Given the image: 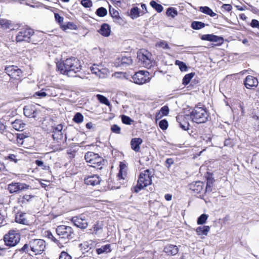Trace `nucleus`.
I'll list each match as a JSON object with an SVG mask.
<instances>
[{
  "label": "nucleus",
  "mask_w": 259,
  "mask_h": 259,
  "mask_svg": "<svg viewBox=\"0 0 259 259\" xmlns=\"http://www.w3.org/2000/svg\"><path fill=\"white\" fill-rule=\"evenodd\" d=\"M35 95L37 96H39L40 98L45 97L47 95V93L46 92H45L44 91H43L42 90H41L39 92H36L35 93Z\"/></svg>",
  "instance_id": "obj_58"
},
{
  "label": "nucleus",
  "mask_w": 259,
  "mask_h": 259,
  "mask_svg": "<svg viewBox=\"0 0 259 259\" xmlns=\"http://www.w3.org/2000/svg\"><path fill=\"white\" fill-rule=\"evenodd\" d=\"M212 183L210 181H207L205 192H211L212 191Z\"/></svg>",
  "instance_id": "obj_54"
},
{
  "label": "nucleus",
  "mask_w": 259,
  "mask_h": 259,
  "mask_svg": "<svg viewBox=\"0 0 259 259\" xmlns=\"http://www.w3.org/2000/svg\"><path fill=\"white\" fill-rule=\"evenodd\" d=\"M205 26V24L204 23L200 21H193L191 23V27L195 30L200 29L204 28Z\"/></svg>",
  "instance_id": "obj_35"
},
{
  "label": "nucleus",
  "mask_w": 259,
  "mask_h": 259,
  "mask_svg": "<svg viewBox=\"0 0 259 259\" xmlns=\"http://www.w3.org/2000/svg\"><path fill=\"white\" fill-rule=\"evenodd\" d=\"M30 186L23 183L12 182L8 185V190L11 194L29 189Z\"/></svg>",
  "instance_id": "obj_10"
},
{
  "label": "nucleus",
  "mask_w": 259,
  "mask_h": 259,
  "mask_svg": "<svg viewBox=\"0 0 259 259\" xmlns=\"http://www.w3.org/2000/svg\"><path fill=\"white\" fill-rule=\"evenodd\" d=\"M84 183L87 185L95 186L100 184L101 179L97 175L85 176L84 178Z\"/></svg>",
  "instance_id": "obj_13"
},
{
  "label": "nucleus",
  "mask_w": 259,
  "mask_h": 259,
  "mask_svg": "<svg viewBox=\"0 0 259 259\" xmlns=\"http://www.w3.org/2000/svg\"><path fill=\"white\" fill-rule=\"evenodd\" d=\"M156 46L163 49H168L169 48L167 43L164 40H161L156 43Z\"/></svg>",
  "instance_id": "obj_45"
},
{
  "label": "nucleus",
  "mask_w": 259,
  "mask_h": 259,
  "mask_svg": "<svg viewBox=\"0 0 259 259\" xmlns=\"http://www.w3.org/2000/svg\"><path fill=\"white\" fill-rule=\"evenodd\" d=\"M35 164L38 166H42L43 169H47V166L44 164V162L41 160H35Z\"/></svg>",
  "instance_id": "obj_56"
},
{
  "label": "nucleus",
  "mask_w": 259,
  "mask_h": 259,
  "mask_svg": "<svg viewBox=\"0 0 259 259\" xmlns=\"http://www.w3.org/2000/svg\"><path fill=\"white\" fill-rule=\"evenodd\" d=\"M7 73L13 78L17 79L22 74V71L20 69L16 66H11L5 68Z\"/></svg>",
  "instance_id": "obj_14"
},
{
  "label": "nucleus",
  "mask_w": 259,
  "mask_h": 259,
  "mask_svg": "<svg viewBox=\"0 0 259 259\" xmlns=\"http://www.w3.org/2000/svg\"><path fill=\"white\" fill-rule=\"evenodd\" d=\"M168 113V107L166 106H164L161 108L159 113L156 114V118H160L161 116L167 115Z\"/></svg>",
  "instance_id": "obj_34"
},
{
  "label": "nucleus",
  "mask_w": 259,
  "mask_h": 259,
  "mask_svg": "<svg viewBox=\"0 0 259 259\" xmlns=\"http://www.w3.org/2000/svg\"><path fill=\"white\" fill-rule=\"evenodd\" d=\"M63 127V125L60 124L53 127L54 134L53 135V138L54 140H59L62 139L63 135L62 132Z\"/></svg>",
  "instance_id": "obj_18"
},
{
  "label": "nucleus",
  "mask_w": 259,
  "mask_h": 259,
  "mask_svg": "<svg viewBox=\"0 0 259 259\" xmlns=\"http://www.w3.org/2000/svg\"><path fill=\"white\" fill-rule=\"evenodd\" d=\"M258 80L256 78L248 75L244 81V83L245 87L247 89H250L251 87H256L258 85Z\"/></svg>",
  "instance_id": "obj_17"
},
{
  "label": "nucleus",
  "mask_w": 259,
  "mask_h": 259,
  "mask_svg": "<svg viewBox=\"0 0 259 259\" xmlns=\"http://www.w3.org/2000/svg\"><path fill=\"white\" fill-rule=\"evenodd\" d=\"M111 250V245L108 244L101 246L100 248H97L96 252L98 254H101L103 253H107L110 252Z\"/></svg>",
  "instance_id": "obj_27"
},
{
  "label": "nucleus",
  "mask_w": 259,
  "mask_h": 259,
  "mask_svg": "<svg viewBox=\"0 0 259 259\" xmlns=\"http://www.w3.org/2000/svg\"><path fill=\"white\" fill-rule=\"evenodd\" d=\"M109 12H110V15H111V16L113 18L119 16V13L116 10H115L114 9H113L112 10H111L110 9Z\"/></svg>",
  "instance_id": "obj_59"
},
{
  "label": "nucleus",
  "mask_w": 259,
  "mask_h": 259,
  "mask_svg": "<svg viewBox=\"0 0 259 259\" xmlns=\"http://www.w3.org/2000/svg\"><path fill=\"white\" fill-rule=\"evenodd\" d=\"M121 64L122 65H129L133 62L131 57L123 56L121 59Z\"/></svg>",
  "instance_id": "obj_37"
},
{
  "label": "nucleus",
  "mask_w": 259,
  "mask_h": 259,
  "mask_svg": "<svg viewBox=\"0 0 259 259\" xmlns=\"http://www.w3.org/2000/svg\"><path fill=\"white\" fill-rule=\"evenodd\" d=\"M163 251L167 255H175L178 253L179 249L176 245L168 244L164 247Z\"/></svg>",
  "instance_id": "obj_20"
},
{
  "label": "nucleus",
  "mask_w": 259,
  "mask_h": 259,
  "mask_svg": "<svg viewBox=\"0 0 259 259\" xmlns=\"http://www.w3.org/2000/svg\"><path fill=\"white\" fill-rule=\"evenodd\" d=\"M97 97L98 100L103 104H105L106 105L109 106L110 105V102L107 99L106 97L101 95H97Z\"/></svg>",
  "instance_id": "obj_41"
},
{
  "label": "nucleus",
  "mask_w": 259,
  "mask_h": 259,
  "mask_svg": "<svg viewBox=\"0 0 259 259\" xmlns=\"http://www.w3.org/2000/svg\"><path fill=\"white\" fill-rule=\"evenodd\" d=\"M166 15L174 18L178 15V12L174 8H169L167 9Z\"/></svg>",
  "instance_id": "obj_40"
},
{
  "label": "nucleus",
  "mask_w": 259,
  "mask_h": 259,
  "mask_svg": "<svg viewBox=\"0 0 259 259\" xmlns=\"http://www.w3.org/2000/svg\"><path fill=\"white\" fill-rule=\"evenodd\" d=\"M12 26L11 22L5 19H0V28L4 30L11 28Z\"/></svg>",
  "instance_id": "obj_28"
},
{
  "label": "nucleus",
  "mask_w": 259,
  "mask_h": 259,
  "mask_svg": "<svg viewBox=\"0 0 259 259\" xmlns=\"http://www.w3.org/2000/svg\"><path fill=\"white\" fill-rule=\"evenodd\" d=\"M102 225L99 222H97L96 224L94 225L93 229H91V230L93 234L98 235L102 232Z\"/></svg>",
  "instance_id": "obj_29"
},
{
  "label": "nucleus",
  "mask_w": 259,
  "mask_h": 259,
  "mask_svg": "<svg viewBox=\"0 0 259 259\" xmlns=\"http://www.w3.org/2000/svg\"><path fill=\"white\" fill-rule=\"evenodd\" d=\"M23 111L24 115L28 117L35 118L38 113L35 106L33 105L25 106L24 107Z\"/></svg>",
  "instance_id": "obj_15"
},
{
  "label": "nucleus",
  "mask_w": 259,
  "mask_h": 259,
  "mask_svg": "<svg viewBox=\"0 0 259 259\" xmlns=\"http://www.w3.org/2000/svg\"><path fill=\"white\" fill-rule=\"evenodd\" d=\"M99 156L98 154H96L93 152H88L85 154L84 158L87 162L90 163L91 165H93L94 162L97 160V158Z\"/></svg>",
  "instance_id": "obj_21"
},
{
  "label": "nucleus",
  "mask_w": 259,
  "mask_h": 259,
  "mask_svg": "<svg viewBox=\"0 0 259 259\" xmlns=\"http://www.w3.org/2000/svg\"><path fill=\"white\" fill-rule=\"evenodd\" d=\"M81 4L85 8H90L93 5L91 0H81Z\"/></svg>",
  "instance_id": "obj_46"
},
{
  "label": "nucleus",
  "mask_w": 259,
  "mask_h": 259,
  "mask_svg": "<svg viewBox=\"0 0 259 259\" xmlns=\"http://www.w3.org/2000/svg\"><path fill=\"white\" fill-rule=\"evenodd\" d=\"M33 30L30 28H23L18 32L16 37V40L17 42H29L30 37L33 34Z\"/></svg>",
  "instance_id": "obj_9"
},
{
  "label": "nucleus",
  "mask_w": 259,
  "mask_h": 259,
  "mask_svg": "<svg viewBox=\"0 0 259 259\" xmlns=\"http://www.w3.org/2000/svg\"><path fill=\"white\" fill-rule=\"evenodd\" d=\"M141 8L143 9V11L141 12V15H142L146 13L147 12V10L146 6L145 4H142Z\"/></svg>",
  "instance_id": "obj_64"
},
{
  "label": "nucleus",
  "mask_w": 259,
  "mask_h": 259,
  "mask_svg": "<svg viewBox=\"0 0 259 259\" xmlns=\"http://www.w3.org/2000/svg\"><path fill=\"white\" fill-rule=\"evenodd\" d=\"M59 259H72V257L66 252L62 251L60 254Z\"/></svg>",
  "instance_id": "obj_50"
},
{
  "label": "nucleus",
  "mask_w": 259,
  "mask_h": 259,
  "mask_svg": "<svg viewBox=\"0 0 259 259\" xmlns=\"http://www.w3.org/2000/svg\"><path fill=\"white\" fill-rule=\"evenodd\" d=\"M209 231L210 227L208 226H200L196 229V232L198 235L207 236Z\"/></svg>",
  "instance_id": "obj_26"
},
{
  "label": "nucleus",
  "mask_w": 259,
  "mask_h": 259,
  "mask_svg": "<svg viewBox=\"0 0 259 259\" xmlns=\"http://www.w3.org/2000/svg\"><path fill=\"white\" fill-rule=\"evenodd\" d=\"M250 26L253 28L259 29V21L256 19H252L250 23Z\"/></svg>",
  "instance_id": "obj_52"
},
{
  "label": "nucleus",
  "mask_w": 259,
  "mask_h": 259,
  "mask_svg": "<svg viewBox=\"0 0 259 259\" xmlns=\"http://www.w3.org/2000/svg\"><path fill=\"white\" fill-rule=\"evenodd\" d=\"M99 33L104 36L107 37L110 34L111 30L108 24H103L99 31Z\"/></svg>",
  "instance_id": "obj_25"
},
{
  "label": "nucleus",
  "mask_w": 259,
  "mask_h": 259,
  "mask_svg": "<svg viewBox=\"0 0 259 259\" xmlns=\"http://www.w3.org/2000/svg\"><path fill=\"white\" fill-rule=\"evenodd\" d=\"M185 118V117L182 115H180L177 117V121L180 123V127L183 129L184 130H187L189 129V124L188 122H185L184 123H182L181 121L183 120Z\"/></svg>",
  "instance_id": "obj_32"
},
{
  "label": "nucleus",
  "mask_w": 259,
  "mask_h": 259,
  "mask_svg": "<svg viewBox=\"0 0 259 259\" xmlns=\"http://www.w3.org/2000/svg\"><path fill=\"white\" fill-rule=\"evenodd\" d=\"M15 221L17 223L23 224H28V221L26 218V213L21 212H18L15 216Z\"/></svg>",
  "instance_id": "obj_23"
},
{
  "label": "nucleus",
  "mask_w": 259,
  "mask_h": 259,
  "mask_svg": "<svg viewBox=\"0 0 259 259\" xmlns=\"http://www.w3.org/2000/svg\"><path fill=\"white\" fill-rule=\"evenodd\" d=\"M199 11L204 14L209 15L211 17H214L217 15L211 9L206 6L200 7L199 8Z\"/></svg>",
  "instance_id": "obj_31"
},
{
  "label": "nucleus",
  "mask_w": 259,
  "mask_h": 259,
  "mask_svg": "<svg viewBox=\"0 0 259 259\" xmlns=\"http://www.w3.org/2000/svg\"><path fill=\"white\" fill-rule=\"evenodd\" d=\"M201 38L204 40L215 42L220 45L223 42V38L222 37L213 34H204Z\"/></svg>",
  "instance_id": "obj_16"
},
{
  "label": "nucleus",
  "mask_w": 259,
  "mask_h": 259,
  "mask_svg": "<svg viewBox=\"0 0 259 259\" xmlns=\"http://www.w3.org/2000/svg\"><path fill=\"white\" fill-rule=\"evenodd\" d=\"M203 187L204 184L200 181L196 182L190 186V189L196 194H199L203 192Z\"/></svg>",
  "instance_id": "obj_19"
},
{
  "label": "nucleus",
  "mask_w": 259,
  "mask_h": 259,
  "mask_svg": "<svg viewBox=\"0 0 259 259\" xmlns=\"http://www.w3.org/2000/svg\"><path fill=\"white\" fill-rule=\"evenodd\" d=\"M55 18L56 20L58 21L59 23H61L63 22V17H61L59 14H55Z\"/></svg>",
  "instance_id": "obj_57"
},
{
  "label": "nucleus",
  "mask_w": 259,
  "mask_h": 259,
  "mask_svg": "<svg viewBox=\"0 0 259 259\" xmlns=\"http://www.w3.org/2000/svg\"><path fill=\"white\" fill-rule=\"evenodd\" d=\"M56 67L58 72L69 77L75 76V74L81 69L80 61L74 57L68 58L62 62H58Z\"/></svg>",
  "instance_id": "obj_1"
},
{
  "label": "nucleus",
  "mask_w": 259,
  "mask_h": 259,
  "mask_svg": "<svg viewBox=\"0 0 259 259\" xmlns=\"http://www.w3.org/2000/svg\"><path fill=\"white\" fill-rule=\"evenodd\" d=\"M208 116L209 114L206 108L198 106L195 107L190 114L192 121L197 123H205Z\"/></svg>",
  "instance_id": "obj_3"
},
{
  "label": "nucleus",
  "mask_w": 259,
  "mask_h": 259,
  "mask_svg": "<svg viewBox=\"0 0 259 259\" xmlns=\"http://www.w3.org/2000/svg\"><path fill=\"white\" fill-rule=\"evenodd\" d=\"M30 248V242H29V244H25L21 248V250L25 252H28Z\"/></svg>",
  "instance_id": "obj_60"
},
{
  "label": "nucleus",
  "mask_w": 259,
  "mask_h": 259,
  "mask_svg": "<svg viewBox=\"0 0 259 259\" xmlns=\"http://www.w3.org/2000/svg\"><path fill=\"white\" fill-rule=\"evenodd\" d=\"M150 5L158 13L161 12L163 10V8L161 5L157 4L156 2L154 1H151L150 3Z\"/></svg>",
  "instance_id": "obj_36"
},
{
  "label": "nucleus",
  "mask_w": 259,
  "mask_h": 259,
  "mask_svg": "<svg viewBox=\"0 0 259 259\" xmlns=\"http://www.w3.org/2000/svg\"><path fill=\"white\" fill-rule=\"evenodd\" d=\"M34 197V196L31 195H25L22 197V200L19 201L21 204H23L25 201L29 202L30 200Z\"/></svg>",
  "instance_id": "obj_47"
},
{
  "label": "nucleus",
  "mask_w": 259,
  "mask_h": 259,
  "mask_svg": "<svg viewBox=\"0 0 259 259\" xmlns=\"http://www.w3.org/2000/svg\"><path fill=\"white\" fill-rule=\"evenodd\" d=\"M12 127L18 131H22L24 129L25 124L20 119L15 120L12 123Z\"/></svg>",
  "instance_id": "obj_24"
},
{
  "label": "nucleus",
  "mask_w": 259,
  "mask_h": 259,
  "mask_svg": "<svg viewBox=\"0 0 259 259\" xmlns=\"http://www.w3.org/2000/svg\"><path fill=\"white\" fill-rule=\"evenodd\" d=\"M140 13L138 7H134L131 10L130 16L134 19L140 16Z\"/></svg>",
  "instance_id": "obj_33"
},
{
  "label": "nucleus",
  "mask_w": 259,
  "mask_h": 259,
  "mask_svg": "<svg viewBox=\"0 0 259 259\" xmlns=\"http://www.w3.org/2000/svg\"><path fill=\"white\" fill-rule=\"evenodd\" d=\"M142 139L140 138L132 139L131 141L132 149L135 152H139L140 149V145L142 143Z\"/></svg>",
  "instance_id": "obj_22"
},
{
  "label": "nucleus",
  "mask_w": 259,
  "mask_h": 259,
  "mask_svg": "<svg viewBox=\"0 0 259 259\" xmlns=\"http://www.w3.org/2000/svg\"><path fill=\"white\" fill-rule=\"evenodd\" d=\"M114 22L120 24L122 23V19L119 16H118L113 18Z\"/></svg>",
  "instance_id": "obj_63"
},
{
  "label": "nucleus",
  "mask_w": 259,
  "mask_h": 259,
  "mask_svg": "<svg viewBox=\"0 0 259 259\" xmlns=\"http://www.w3.org/2000/svg\"><path fill=\"white\" fill-rule=\"evenodd\" d=\"M71 221L75 226L82 229H85L88 226L85 218L83 214L72 217Z\"/></svg>",
  "instance_id": "obj_11"
},
{
  "label": "nucleus",
  "mask_w": 259,
  "mask_h": 259,
  "mask_svg": "<svg viewBox=\"0 0 259 259\" xmlns=\"http://www.w3.org/2000/svg\"><path fill=\"white\" fill-rule=\"evenodd\" d=\"M7 159L10 160L11 161H14L15 163H16L18 161L16 158V155L14 154H9L7 157Z\"/></svg>",
  "instance_id": "obj_53"
},
{
  "label": "nucleus",
  "mask_w": 259,
  "mask_h": 259,
  "mask_svg": "<svg viewBox=\"0 0 259 259\" xmlns=\"http://www.w3.org/2000/svg\"><path fill=\"white\" fill-rule=\"evenodd\" d=\"M194 76V73H190L185 75L183 79V84L184 85L188 84Z\"/></svg>",
  "instance_id": "obj_38"
},
{
  "label": "nucleus",
  "mask_w": 259,
  "mask_h": 259,
  "mask_svg": "<svg viewBox=\"0 0 259 259\" xmlns=\"http://www.w3.org/2000/svg\"><path fill=\"white\" fill-rule=\"evenodd\" d=\"M133 81L138 84H143L150 80L149 73L146 71H139L132 76Z\"/></svg>",
  "instance_id": "obj_8"
},
{
  "label": "nucleus",
  "mask_w": 259,
  "mask_h": 259,
  "mask_svg": "<svg viewBox=\"0 0 259 259\" xmlns=\"http://www.w3.org/2000/svg\"><path fill=\"white\" fill-rule=\"evenodd\" d=\"M56 233L62 239H72L73 237V231L71 227L61 225L56 228Z\"/></svg>",
  "instance_id": "obj_5"
},
{
  "label": "nucleus",
  "mask_w": 259,
  "mask_h": 259,
  "mask_svg": "<svg viewBox=\"0 0 259 259\" xmlns=\"http://www.w3.org/2000/svg\"><path fill=\"white\" fill-rule=\"evenodd\" d=\"M111 130L113 133L119 134L120 133L121 129L118 125L116 124H113L111 127Z\"/></svg>",
  "instance_id": "obj_49"
},
{
  "label": "nucleus",
  "mask_w": 259,
  "mask_h": 259,
  "mask_svg": "<svg viewBox=\"0 0 259 259\" xmlns=\"http://www.w3.org/2000/svg\"><path fill=\"white\" fill-rule=\"evenodd\" d=\"M166 166L169 167L174 163V160L172 158H167L165 161Z\"/></svg>",
  "instance_id": "obj_62"
},
{
  "label": "nucleus",
  "mask_w": 259,
  "mask_h": 259,
  "mask_svg": "<svg viewBox=\"0 0 259 259\" xmlns=\"http://www.w3.org/2000/svg\"><path fill=\"white\" fill-rule=\"evenodd\" d=\"M152 172L149 169L141 172L137 185L134 188L135 192L138 193L145 187L152 184Z\"/></svg>",
  "instance_id": "obj_2"
},
{
  "label": "nucleus",
  "mask_w": 259,
  "mask_h": 259,
  "mask_svg": "<svg viewBox=\"0 0 259 259\" xmlns=\"http://www.w3.org/2000/svg\"><path fill=\"white\" fill-rule=\"evenodd\" d=\"M91 70L92 73L96 74L100 78H104L108 72L107 70L103 68L101 65L95 64L91 67Z\"/></svg>",
  "instance_id": "obj_12"
},
{
  "label": "nucleus",
  "mask_w": 259,
  "mask_h": 259,
  "mask_svg": "<svg viewBox=\"0 0 259 259\" xmlns=\"http://www.w3.org/2000/svg\"><path fill=\"white\" fill-rule=\"evenodd\" d=\"M46 242L42 239H33L30 241V249L35 254H40L45 250Z\"/></svg>",
  "instance_id": "obj_4"
},
{
  "label": "nucleus",
  "mask_w": 259,
  "mask_h": 259,
  "mask_svg": "<svg viewBox=\"0 0 259 259\" xmlns=\"http://www.w3.org/2000/svg\"><path fill=\"white\" fill-rule=\"evenodd\" d=\"M175 64L179 66L181 71H186L187 70V66L184 62L179 60H176Z\"/></svg>",
  "instance_id": "obj_39"
},
{
  "label": "nucleus",
  "mask_w": 259,
  "mask_h": 259,
  "mask_svg": "<svg viewBox=\"0 0 259 259\" xmlns=\"http://www.w3.org/2000/svg\"><path fill=\"white\" fill-rule=\"evenodd\" d=\"M159 126L162 130H166L168 126V122L165 119H163L159 122Z\"/></svg>",
  "instance_id": "obj_48"
},
{
  "label": "nucleus",
  "mask_w": 259,
  "mask_h": 259,
  "mask_svg": "<svg viewBox=\"0 0 259 259\" xmlns=\"http://www.w3.org/2000/svg\"><path fill=\"white\" fill-rule=\"evenodd\" d=\"M132 121V119L129 117L126 116L125 115H122V121L123 123L126 124H131Z\"/></svg>",
  "instance_id": "obj_51"
},
{
  "label": "nucleus",
  "mask_w": 259,
  "mask_h": 259,
  "mask_svg": "<svg viewBox=\"0 0 259 259\" xmlns=\"http://www.w3.org/2000/svg\"><path fill=\"white\" fill-rule=\"evenodd\" d=\"M20 239V235L16 231L11 230L4 236L6 244L9 246H14L18 243Z\"/></svg>",
  "instance_id": "obj_7"
},
{
  "label": "nucleus",
  "mask_w": 259,
  "mask_h": 259,
  "mask_svg": "<svg viewBox=\"0 0 259 259\" xmlns=\"http://www.w3.org/2000/svg\"><path fill=\"white\" fill-rule=\"evenodd\" d=\"M91 244H90L88 242H83V243L80 244V246H82V247H83L85 249H91Z\"/></svg>",
  "instance_id": "obj_61"
},
{
  "label": "nucleus",
  "mask_w": 259,
  "mask_h": 259,
  "mask_svg": "<svg viewBox=\"0 0 259 259\" xmlns=\"http://www.w3.org/2000/svg\"><path fill=\"white\" fill-rule=\"evenodd\" d=\"M104 163L105 161L103 158L99 156L97 158V160L94 162L93 165H91V166L98 169H101L103 166L104 165Z\"/></svg>",
  "instance_id": "obj_30"
},
{
  "label": "nucleus",
  "mask_w": 259,
  "mask_h": 259,
  "mask_svg": "<svg viewBox=\"0 0 259 259\" xmlns=\"http://www.w3.org/2000/svg\"><path fill=\"white\" fill-rule=\"evenodd\" d=\"M222 9L227 12H230L232 10V7L230 4H224L222 6Z\"/></svg>",
  "instance_id": "obj_55"
},
{
  "label": "nucleus",
  "mask_w": 259,
  "mask_h": 259,
  "mask_svg": "<svg viewBox=\"0 0 259 259\" xmlns=\"http://www.w3.org/2000/svg\"><path fill=\"white\" fill-rule=\"evenodd\" d=\"M208 216L205 214H201L197 219V223L198 225H202L205 223Z\"/></svg>",
  "instance_id": "obj_42"
},
{
  "label": "nucleus",
  "mask_w": 259,
  "mask_h": 259,
  "mask_svg": "<svg viewBox=\"0 0 259 259\" xmlns=\"http://www.w3.org/2000/svg\"><path fill=\"white\" fill-rule=\"evenodd\" d=\"M96 14L100 17H104L107 14V11L105 8L101 7L97 10Z\"/></svg>",
  "instance_id": "obj_43"
},
{
  "label": "nucleus",
  "mask_w": 259,
  "mask_h": 259,
  "mask_svg": "<svg viewBox=\"0 0 259 259\" xmlns=\"http://www.w3.org/2000/svg\"><path fill=\"white\" fill-rule=\"evenodd\" d=\"M151 55L147 51H140L137 53L139 62L143 67L150 68L152 66Z\"/></svg>",
  "instance_id": "obj_6"
},
{
  "label": "nucleus",
  "mask_w": 259,
  "mask_h": 259,
  "mask_svg": "<svg viewBox=\"0 0 259 259\" xmlns=\"http://www.w3.org/2000/svg\"><path fill=\"white\" fill-rule=\"evenodd\" d=\"M73 120L75 122L79 123L83 121V116L81 113L77 112L74 115Z\"/></svg>",
  "instance_id": "obj_44"
}]
</instances>
